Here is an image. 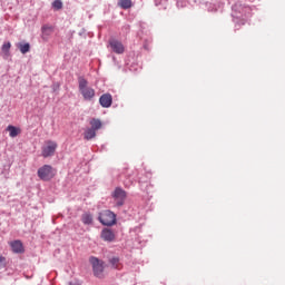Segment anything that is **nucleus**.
I'll use <instances>...</instances> for the list:
<instances>
[{
    "label": "nucleus",
    "instance_id": "nucleus-1",
    "mask_svg": "<svg viewBox=\"0 0 285 285\" xmlns=\"http://www.w3.org/2000/svg\"><path fill=\"white\" fill-rule=\"evenodd\" d=\"M78 88L85 101H92V99H95L96 91L92 87L88 86V80L86 78H78Z\"/></svg>",
    "mask_w": 285,
    "mask_h": 285
},
{
    "label": "nucleus",
    "instance_id": "nucleus-2",
    "mask_svg": "<svg viewBox=\"0 0 285 285\" xmlns=\"http://www.w3.org/2000/svg\"><path fill=\"white\" fill-rule=\"evenodd\" d=\"M102 226H115L117 224V215L110 210H104L98 217Z\"/></svg>",
    "mask_w": 285,
    "mask_h": 285
},
{
    "label": "nucleus",
    "instance_id": "nucleus-3",
    "mask_svg": "<svg viewBox=\"0 0 285 285\" xmlns=\"http://www.w3.org/2000/svg\"><path fill=\"white\" fill-rule=\"evenodd\" d=\"M57 148H59V145L55 140H47L45 141V145L42 146V157L48 158L52 157L55 153H57Z\"/></svg>",
    "mask_w": 285,
    "mask_h": 285
},
{
    "label": "nucleus",
    "instance_id": "nucleus-4",
    "mask_svg": "<svg viewBox=\"0 0 285 285\" xmlns=\"http://www.w3.org/2000/svg\"><path fill=\"white\" fill-rule=\"evenodd\" d=\"M38 177L42 179V181H50L52 177H55V173L52 171V166L45 165L38 169Z\"/></svg>",
    "mask_w": 285,
    "mask_h": 285
},
{
    "label": "nucleus",
    "instance_id": "nucleus-5",
    "mask_svg": "<svg viewBox=\"0 0 285 285\" xmlns=\"http://www.w3.org/2000/svg\"><path fill=\"white\" fill-rule=\"evenodd\" d=\"M89 262L92 266V271H94L95 276L96 277H104V263L95 256H91L89 258Z\"/></svg>",
    "mask_w": 285,
    "mask_h": 285
},
{
    "label": "nucleus",
    "instance_id": "nucleus-6",
    "mask_svg": "<svg viewBox=\"0 0 285 285\" xmlns=\"http://www.w3.org/2000/svg\"><path fill=\"white\" fill-rule=\"evenodd\" d=\"M111 197L116 202V206H124L126 203V190H124L121 187H117L111 194Z\"/></svg>",
    "mask_w": 285,
    "mask_h": 285
},
{
    "label": "nucleus",
    "instance_id": "nucleus-7",
    "mask_svg": "<svg viewBox=\"0 0 285 285\" xmlns=\"http://www.w3.org/2000/svg\"><path fill=\"white\" fill-rule=\"evenodd\" d=\"M109 46L112 50V52H116V55H124L126 48L124 47V43L117 39L109 40Z\"/></svg>",
    "mask_w": 285,
    "mask_h": 285
},
{
    "label": "nucleus",
    "instance_id": "nucleus-8",
    "mask_svg": "<svg viewBox=\"0 0 285 285\" xmlns=\"http://www.w3.org/2000/svg\"><path fill=\"white\" fill-rule=\"evenodd\" d=\"M99 104L102 106V108H110V106H112V95L104 94L99 98Z\"/></svg>",
    "mask_w": 285,
    "mask_h": 285
},
{
    "label": "nucleus",
    "instance_id": "nucleus-9",
    "mask_svg": "<svg viewBox=\"0 0 285 285\" xmlns=\"http://www.w3.org/2000/svg\"><path fill=\"white\" fill-rule=\"evenodd\" d=\"M100 237L104 242H115V232H112V229L104 228Z\"/></svg>",
    "mask_w": 285,
    "mask_h": 285
},
{
    "label": "nucleus",
    "instance_id": "nucleus-10",
    "mask_svg": "<svg viewBox=\"0 0 285 285\" xmlns=\"http://www.w3.org/2000/svg\"><path fill=\"white\" fill-rule=\"evenodd\" d=\"M10 246L13 253H23V243H21V240L11 242Z\"/></svg>",
    "mask_w": 285,
    "mask_h": 285
},
{
    "label": "nucleus",
    "instance_id": "nucleus-11",
    "mask_svg": "<svg viewBox=\"0 0 285 285\" xmlns=\"http://www.w3.org/2000/svg\"><path fill=\"white\" fill-rule=\"evenodd\" d=\"M95 137H97V131L95 129L92 128L86 129L83 134V139H86L87 141H90V139H95Z\"/></svg>",
    "mask_w": 285,
    "mask_h": 285
},
{
    "label": "nucleus",
    "instance_id": "nucleus-12",
    "mask_svg": "<svg viewBox=\"0 0 285 285\" xmlns=\"http://www.w3.org/2000/svg\"><path fill=\"white\" fill-rule=\"evenodd\" d=\"M118 6L122 8V10H128L132 8V0H119Z\"/></svg>",
    "mask_w": 285,
    "mask_h": 285
},
{
    "label": "nucleus",
    "instance_id": "nucleus-13",
    "mask_svg": "<svg viewBox=\"0 0 285 285\" xmlns=\"http://www.w3.org/2000/svg\"><path fill=\"white\" fill-rule=\"evenodd\" d=\"M18 48H19L21 55H26V53L30 52V43H28V42L18 43Z\"/></svg>",
    "mask_w": 285,
    "mask_h": 285
},
{
    "label": "nucleus",
    "instance_id": "nucleus-14",
    "mask_svg": "<svg viewBox=\"0 0 285 285\" xmlns=\"http://www.w3.org/2000/svg\"><path fill=\"white\" fill-rule=\"evenodd\" d=\"M7 130H8L10 137H17L19 135V132H21V129L17 128L12 125H9L7 127Z\"/></svg>",
    "mask_w": 285,
    "mask_h": 285
},
{
    "label": "nucleus",
    "instance_id": "nucleus-15",
    "mask_svg": "<svg viewBox=\"0 0 285 285\" xmlns=\"http://www.w3.org/2000/svg\"><path fill=\"white\" fill-rule=\"evenodd\" d=\"M90 126H91V129L92 130H99V129H101V120H99V119H97V118H92L91 120H90Z\"/></svg>",
    "mask_w": 285,
    "mask_h": 285
},
{
    "label": "nucleus",
    "instance_id": "nucleus-16",
    "mask_svg": "<svg viewBox=\"0 0 285 285\" xmlns=\"http://www.w3.org/2000/svg\"><path fill=\"white\" fill-rule=\"evenodd\" d=\"M81 222L86 226H90V224H92V215H90L88 213L83 214L82 217H81Z\"/></svg>",
    "mask_w": 285,
    "mask_h": 285
},
{
    "label": "nucleus",
    "instance_id": "nucleus-17",
    "mask_svg": "<svg viewBox=\"0 0 285 285\" xmlns=\"http://www.w3.org/2000/svg\"><path fill=\"white\" fill-rule=\"evenodd\" d=\"M53 10H61L63 8V2L61 0H55L52 2Z\"/></svg>",
    "mask_w": 285,
    "mask_h": 285
},
{
    "label": "nucleus",
    "instance_id": "nucleus-18",
    "mask_svg": "<svg viewBox=\"0 0 285 285\" xmlns=\"http://www.w3.org/2000/svg\"><path fill=\"white\" fill-rule=\"evenodd\" d=\"M10 48H12V45L10 42L3 43L2 45V52H4V55H9Z\"/></svg>",
    "mask_w": 285,
    "mask_h": 285
},
{
    "label": "nucleus",
    "instance_id": "nucleus-19",
    "mask_svg": "<svg viewBox=\"0 0 285 285\" xmlns=\"http://www.w3.org/2000/svg\"><path fill=\"white\" fill-rule=\"evenodd\" d=\"M52 31H53V28L50 27V26H43L42 27V33L43 35H47V36L52 35Z\"/></svg>",
    "mask_w": 285,
    "mask_h": 285
},
{
    "label": "nucleus",
    "instance_id": "nucleus-20",
    "mask_svg": "<svg viewBox=\"0 0 285 285\" xmlns=\"http://www.w3.org/2000/svg\"><path fill=\"white\" fill-rule=\"evenodd\" d=\"M109 262H110L112 268H120L119 258L114 257Z\"/></svg>",
    "mask_w": 285,
    "mask_h": 285
},
{
    "label": "nucleus",
    "instance_id": "nucleus-21",
    "mask_svg": "<svg viewBox=\"0 0 285 285\" xmlns=\"http://www.w3.org/2000/svg\"><path fill=\"white\" fill-rule=\"evenodd\" d=\"M8 266L7 258L3 255H0V271L1 268H6Z\"/></svg>",
    "mask_w": 285,
    "mask_h": 285
}]
</instances>
